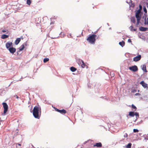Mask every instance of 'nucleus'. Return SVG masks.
Masks as SVG:
<instances>
[{
  "label": "nucleus",
  "instance_id": "21",
  "mask_svg": "<svg viewBox=\"0 0 148 148\" xmlns=\"http://www.w3.org/2000/svg\"><path fill=\"white\" fill-rule=\"evenodd\" d=\"M143 11L145 12L144 14V15H146V14H147V9L146 8V7L145 6H143Z\"/></svg>",
  "mask_w": 148,
  "mask_h": 148
},
{
  "label": "nucleus",
  "instance_id": "8",
  "mask_svg": "<svg viewBox=\"0 0 148 148\" xmlns=\"http://www.w3.org/2000/svg\"><path fill=\"white\" fill-rule=\"evenodd\" d=\"M137 115V112H135L134 111H130L129 113V114L127 115V116L128 117V116H130L131 117H133L134 116Z\"/></svg>",
  "mask_w": 148,
  "mask_h": 148
},
{
  "label": "nucleus",
  "instance_id": "11",
  "mask_svg": "<svg viewBox=\"0 0 148 148\" xmlns=\"http://www.w3.org/2000/svg\"><path fill=\"white\" fill-rule=\"evenodd\" d=\"M140 84L144 88H147L148 87L147 84L145 83L143 81H141Z\"/></svg>",
  "mask_w": 148,
  "mask_h": 148
},
{
  "label": "nucleus",
  "instance_id": "38",
  "mask_svg": "<svg viewBox=\"0 0 148 148\" xmlns=\"http://www.w3.org/2000/svg\"><path fill=\"white\" fill-rule=\"evenodd\" d=\"M143 122V120H142L140 121H139L137 123V124L138 125L139 124H140L141 123Z\"/></svg>",
  "mask_w": 148,
  "mask_h": 148
},
{
  "label": "nucleus",
  "instance_id": "37",
  "mask_svg": "<svg viewBox=\"0 0 148 148\" xmlns=\"http://www.w3.org/2000/svg\"><path fill=\"white\" fill-rule=\"evenodd\" d=\"M147 16V14H146V15H144V16L142 17V18L144 19L145 21V18H146V19Z\"/></svg>",
  "mask_w": 148,
  "mask_h": 148
},
{
  "label": "nucleus",
  "instance_id": "30",
  "mask_svg": "<svg viewBox=\"0 0 148 148\" xmlns=\"http://www.w3.org/2000/svg\"><path fill=\"white\" fill-rule=\"evenodd\" d=\"M129 6L130 7L134 8L135 6L134 3H133L132 2H131V3L129 4Z\"/></svg>",
  "mask_w": 148,
  "mask_h": 148
},
{
  "label": "nucleus",
  "instance_id": "34",
  "mask_svg": "<svg viewBox=\"0 0 148 148\" xmlns=\"http://www.w3.org/2000/svg\"><path fill=\"white\" fill-rule=\"evenodd\" d=\"M31 0H27V4L29 5L31 3Z\"/></svg>",
  "mask_w": 148,
  "mask_h": 148
},
{
  "label": "nucleus",
  "instance_id": "28",
  "mask_svg": "<svg viewBox=\"0 0 148 148\" xmlns=\"http://www.w3.org/2000/svg\"><path fill=\"white\" fill-rule=\"evenodd\" d=\"M49 60V59L48 58H44L43 59V62L46 63Z\"/></svg>",
  "mask_w": 148,
  "mask_h": 148
},
{
  "label": "nucleus",
  "instance_id": "48",
  "mask_svg": "<svg viewBox=\"0 0 148 148\" xmlns=\"http://www.w3.org/2000/svg\"><path fill=\"white\" fill-rule=\"evenodd\" d=\"M23 44H24V46H26L27 45V42H24Z\"/></svg>",
  "mask_w": 148,
  "mask_h": 148
},
{
  "label": "nucleus",
  "instance_id": "62",
  "mask_svg": "<svg viewBox=\"0 0 148 148\" xmlns=\"http://www.w3.org/2000/svg\"><path fill=\"white\" fill-rule=\"evenodd\" d=\"M10 85H10H9V86H8V87H9Z\"/></svg>",
  "mask_w": 148,
  "mask_h": 148
},
{
  "label": "nucleus",
  "instance_id": "20",
  "mask_svg": "<svg viewBox=\"0 0 148 148\" xmlns=\"http://www.w3.org/2000/svg\"><path fill=\"white\" fill-rule=\"evenodd\" d=\"M70 69L72 72H74L77 70V69L73 66L71 67H70Z\"/></svg>",
  "mask_w": 148,
  "mask_h": 148
},
{
  "label": "nucleus",
  "instance_id": "33",
  "mask_svg": "<svg viewBox=\"0 0 148 148\" xmlns=\"http://www.w3.org/2000/svg\"><path fill=\"white\" fill-rule=\"evenodd\" d=\"M132 0H127L126 1V2L129 5L131 3V2H132Z\"/></svg>",
  "mask_w": 148,
  "mask_h": 148
},
{
  "label": "nucleus",
  "instance_id": "55",
  "mask_svg": "<svg viewBox=\"0 0 148 148\" xmlns=\"http://www.w3.org/2000/svg\"><path fill=\"white\" fill-rule=\"evenodd\" d=\"M87 141H85V142H84V144H86V143H87Z\"/></svg>",
  "mask_w": 148,
  "mask_h": 148
},
{
  "label": "nucleus",
  "instance_id": "51",
  "mask_svg": "<svg viewBox=\"0 0 148 148\" xmlns=\"http://www.w3.org/2000/svg\"><path fill=\"white\" fill-rule=\"evenodd\" d=\"M137 30L136 28H134L133 29V30L134 31H136Z\"/></svg>",
  "mask_w": 148,
  "mask_h": 148
},
{
  "label": "nucleus",
  "instance_id": "40",
  "mask_svg": "<svg viewBox=\"0 0 148 148\" xmlns=\"http://www.w3.org/2000/svg\"><path fill=\"white\" fill-rule=\"evenodd\" d=\"M136 90L135 89H132V93H134L136 92Z\"/></svg>",
  "mask_w": 148,
  "mask_h": 148
},
{
  "label": "nucleus",
  "instance_id": "32",
  "mask_svg": "<svg viewBox=\"0 0 148 148\" xmlns=\"http://www.w3.org/2000/svg\"><path fill=\"white\" fill-rule=\"evenodd\" d=\"M25 47L24 44H22L19 47L20 49H21V50H23L24 48Z\"/></svg>",
  "mask_w": 148,
  "mask_h": 148
},
{
  "label": "nucleus",
  "instance_id": "3",
  "mask_svg": "<svg viewBox=\"0 0 148 148\" xmlns=\"http://www.w3.org/2000/svg\"><path fill=\"white\" fill-rule=\"evenodd\" d=\"M2 104L4 108L3 113L2 114V115L3 116H4L6 114V112L8 111V106L6 102H4Z\"/></svg>",
  "mask_w": 148,
  "mask_h": 148
},
{
  "label": "nucleus",
  "instance_id": "50",
  "mask_svg": "<svg viewBox=\"0 0 148 148\" xmlns=\"http://www.w3.org/2000/svg\"><path fill=\"white\" fill-rule=\"evenodd\" d=\"M69 36H70V37H69V38H72V37L71 36V34H69Z\"/></svg>",
  "mask_w": 148,
  "mask_h": 148
},
{
  "label": "nucleus",
  "instance_id": "52",
  "mask_svg": "<svg viewBox=\"0 0 148 148\" xmlns=\"http://www.w3.org/2000/svg\"><path fill=\"white\" fill-rule=\"evenodd\" d=\"M133 28V26L132 25H131L130 27V28H131L132 29Z\"/></svg>",
  "mask_w": 148,
  "mask_h": 148
},
{
  "label": "nucleus",
  "instance_id": "4",
  "mask_svg": "<svg viewBox=\"0 0 148 148\" xmlns=\"http://www.w3.org/2000/svg\"><path fill=\"white\" fill-rule=\"evenodd\" d=\"M129 70L134 72H135L138 70L137 66L135 65L130 66L129 67Z\"/></svg>",
  "mask_w": 148,
  "mask_h": 148
},
{
  "label": "nucleus",
  "instance_id": "63",
  "mask_svg": "<svg viewBox=\"0 0 148 148\" xmlns=\"http://www.w3.org/2000/svg\"><path fill=\"white\" fill-rule=\"evenodd\" d=\"M141 21H142V22H143V20H141Z\"/></svg>",
  "mask_w": 148,
  "mask_h": 148
},
{
  "label": "nucleus",
  "instance_id": "10",
  "mask_svg": "<svg viewBox=\"0 0 148 148\" xmlns=\"http://www.w3.org/2000/svg\"><path fill=\"white\" fill-rule=\"evenodd\" d=\"M10 52L13 54L15 53L16 50V49L15 48L12 47V48H9V49L8 50Z\"/></svg>",
  "mask_w": 148,
  "mask_h": 148
},
{
  "label": "nucleus",
  "instance_id": "39",
  "mask_svg": "<svg viewBox=\"0 0 148 148\" xmlns=\"http://www.w3.org/2000/svg\"><path fill=\"white\" fill-rule=\"evenodd\" d=\"M142 6L140 4H139V9H140V10H142Z\"/></svg>",
  "mask_w": 148,
  "mask_h": 148
},
{
  "label": "nucleus",
  "instance_id": "54",
  "mask_svg": "<svg viewBox=\"0 0 148 148\" xmlns=\"http://www.w3.org/2000/svg\"><path fill=\"white\" fill-rule=\"evenodd\" d=\"M97 31H96L94 33V34H96L97 32Z\"/></svg>",
  "mask_w": 148,
  "mask_h": 148
},
{
  "label": "nucleus",
  "instance_id": "59",
  "mask_svg": "<svg viewBox=\"0 0 148 148\" xmlns=\"http://www.w3.org/2000/svg\"><path fill=\"white\" fill-rule=\"evenodd\" d=\"M88 87L90 88V86L89 85H88Z\"/></svg>",
  "mask_w": 148,
  "mask_h": 148
},
{
  "label": "nucleus",
  "instance_id": "26",
  "mask_svg": "<svg viewBox=\"0 0 148 148\" xmlns=\"http://www.w3.org/2000/svg\"><path fill=\"white\" fill-rule=\"evenodd\" d=\"M82 64H81L80 65H81V67L84 68L85 66H86V64L84 62V61L83 60L82 62Z\"/></svg>",
  "mask_w": 148,
  "mask_h": 148
},
{
  "label": "nucleus",
  "instance_id": "2",
  "mask_svg": "<svg viewBox=\"0 0 148 148\" xmlns=\"http://www.w3.org/2000/svg\"><path fill=\"white\" fill-rule=\"evenodd\" d=\"M97 35L95 34H90L88 35V37L86 39V40L90 43L92 44H94L96 41V38Z\"/></svg>",
  "mask_w": 148,
  "mask_h": 148
},
{
  "label": "nucleus",
  "instance_id": "41",
  "mask_svg": "<svg viewBox=\"0 0 148 148\" xmlns=\"http://www.w3.org/2000/svg\"><path fill=\"white\" fill-rule=\"evenodd\" d=\"M127 42H132V41H131V39H129L128 40Z\"/></svg>",
  "mask_w": 148,
  "mask_h": 148
},
{
  "label": "nucleus",
  "instance_id": "57",
  "mask_svg": "<svg viewBox=\"0 0 148 148\" xmlns=\"http://www.w3.org/2000/svg\"><path fill=\"white\" fill-rule=\"evenodd\" d=\"M107 25H108V26H109V24L108 23H107Z\"/></svg>",
  "mask_w": 148,
  "mask_h": 148
},
{
  "label": "nucleus",
  "instance_id": "42",
  "mask_svg": "<svg viewBox=\"0 0 148 148\" xmlns=\"http://www.w3.org/2000/svg\"><path fill=\"white\" fill-rule=\"evenodd\" d=\"M14 97H16V98L17 99L19 98V97L18 96H17L16 95H14Z\"/></svg>",
  "mask_w": 148,
  "mask_h": 148
},
{
  "label": "nucleus",
  "instance_id": "15",
  "mask_svg": "<svg viewBox=\"0 0 148 148\" xmlns=\"http://www.w3.org/2000/svg\"><path fill=\"white\" fill-rule=\"evenodd\" d=\"M21 40V38H17L15 41V44L16 45H18L20 42Z\"/></svg>",
  "mask_w": 148,
  "mask_h": 148
},
{
  "label": "nucleus",
  "instance_id": "16",
  "mask_svg": "<svg viewBox=\"0 0 148 148\" xmlns=\"http://www.w3.org/2000/svg\"><path fill=\"white\" fill-rule=\"evenodd\" d=\"M9 35H7L5 34H3L1 36V38L2 39H6L8 37Z\"/></svg>",
  "mask_w": 148,
  "mask_h": 148
},
{
  "label": "nucleus",
  "instance_id": "13",
  "mask_svg": "<svg viewBox=\"0 0 148 148\" xmlns=\"http://www.w3.org/2000/svg\"><path fill=\"white\" fill-rule=\"evenodd\" d=\"M141 67L142 70L145 72H147L146 69V65L143 64L141 66Z\"/></svg>",
  "mask_w": 148,
  "mask_h": 148
},
{
  "label": "nucleus",
  "instance_id": "24",
  "mask_svg": "<svg viewBox=\"0 0 148 148\" xmlns=\"http://www.w3.org/2000/svg\"><path fill=\"white\" fill-rule=\"evenodd\" d=\"M5 93V89H0V94H2L3 93L4 94Z\"/></svg>",
  "mask_w": 148,
  "mask_h": 148
},
{
  "label": "nucleus",
  "instance_id": "45",
  "mask_svg": "<svg viewBox=\"0 0 148 148\" xmlns=\"http://www.w3.org/2000/svg\"><path fill=\"white\" fill-rule=\"evenodd\" d=\"M54 22H55V21H51V23H50V25H51L52 24H53L54 23Z\"/></svg>",
  "mask_w": 148,
  "mask_h": 148
},
{
  "label": "nucleus",
  "instance_id": "43",
  "mask_svg": "<svg viewBox=\"0 0 148 148\" xmlns=\"http://www.w3.org/2000/svg\"><path fill=\"white\" fill-rule=\"evenodd\" d=\"M140 95V94L139 93H136L135 94V95H136V96H137L138 95Z\"/></svg>",
  "mask_w": 148,
  "mask_h": 148
},
{
  "label": "nucleus",
  "instance_id": "7",
  "mask_svg": "<svg viewBox=\"0 0 148 148\" xmlns=\"http://www.w3.org/2000/svg\"><path fill=\"white\" fill-rule=\"evenodd\" d=\"M143 12L140 13H135V16L136 19H141Z\"/></svg>",
  "mask_w": 148,
  "mask_h": 148
},
{
  "label": "nucleus",
  "instance_id": "14",
  "mask_svg": "<svg viewBox=\"0 0 148 148\" xmlns=\"http://www.w3.org/2000/svg\"><path fill=\"white\" fill-rule=\"evenodd\" d=\"M94 147H101L102 146V144L101 142L97 143L94 145Z\"/></svg>",
  "mask_w": 148,
  "mask_h": 148
},
{
  "label": "nucleus",
  "instance_id": "53",
  "mask_svg": "<svg viewBox=\"0 0 148 148\" xmlns=\"http://www.w3.org/2000/svg\"><path fill=\"white\" fill-rule=\"evenodd\" d=\"M20 38H21V39H22V40L23 39V36H21V37Z\"/></svg>",
  "mask_w": 148,
  "mask_h": 148
},
{
  "label": "nucleus",
  "instance_id": "47",
  "mask_svg": "<svg viewBox=\"0 0 148 148\" xmlns=\"http://www.w3.org/2000/svg\"><path fill=\"white\" fill-rule=\"evenodd\" d=\"M17 49H18V51L19 52H20V51H22V50H21V49H20L19 48H18Z\"/></svg>",
  "mask_w": 148,
  "mask_h": 148
},
{
  "label": "nucleus",
  "instance_id": "23",
  "mask_svg": "<svg viewBox=\"0 0 148 148\" xmlns=\"http://www.w3.org/2000/svg\"><path fill=\"white\" fill-rule=\"evenodd\" d=\"M132 144L131 143H129L126 146V148H131Z\"/></svg>",
  "mask_w": 148,
  "mask_h": 148
},
{
  "label": "nucleus",
  "instance_id": "56",
  "mask_svg": "<svg viewBox=\"0 0 148 148\" xmlns=\"http://www.w3.org/2000/svg\"><path fill=\"white\" fill-rule=\"evenodd\" d=\"M18 145H19V146H21V144H19V143H18Z\"/></svg>",
  "mask_w": 148,
  "mask_h": 148
},
{
  "label": "nucleus",
  "instance_id": "22",
  "mask_svg": "<svg viewBox=\"0 0 148 148\" xmlns=\"http://www.w3.org/2000/svg\"><path fill=\"white\" fill-rule=\"evenodd\" d=\"M2 32L3 33H5L6 34H8L9 31L7 29H5L2 30Z\"/></svg>",
  "mask_w": 148,
  "mask_h": 148
},
{
  "label": "nucleus",
  "instance_id": "9",
  "mask_svg": "<svg viewBox=\"0 0 148 148\" xmlns=\"http://www.w3.org/2000/svg\"><path fill=\"white\" fill-rule=\"evenodd\" d=\"M141 58V56L140 55H138L133 59V60L135 62H137L140 60Z\"/></svg>",
  "mask_w": 148,
  "mask_h": 148
},
{
  "label": "nucleus",
  "instance_id": "5",
  "mask_svg": "<svg viewBox=\"0 0 148 148\" xmlns=\"http://www.w3.org/2000/svg\"><path fill=\"white\" fill-rule=\"evenodd\" d=\"M52 107L56 111H57L61 114H65L66 112V111L64 109H62V110H59L55 108V107Z\"/></svg>",
  "mask_w": 148,
  "mask_h": 148
},
{
  "label": "nucleus",
  "instance_id": "1",
  "mask_svg": "<svg viewBox=\"0 0 148 148\" xmlns=\"http://www.w3.org/2000/svg\"><path fill=\"white\" fill-rule=\"evenodd\" d=\"M37 105V104L34 107L32 111L31 110L32 108V107L30 110V112L32 113L33 115L35 118L39 119L41 116V107L38 104V106Z\"/></svg>",
  "mask_w": 148,
  "mask_h": 148
},
{
  "label": "nucleus",
  "instance_id": "29",
  "mask_svg": "<svg viewBox=\"0 0 148 148\" xmlns=\"http://www.w3.org/2000/svg\"><path fill=\"white\" fill-rule=\"evenodd\" d=\"M132 109L134 110V111L136 110L137 109V108H136V107L134 105H133V104H132Z\"/></svg>",
  "mask_w": 148,
  "mask_h": 148
},
{
  "label": "nucleus",
  "instance_id": "36",
  "mask_svg": "<svg viewBox=\"0 0 148 148\" xmlns=\"http://www.w3.org/2000/svg\"><path fill=\"white\" fill-rule=\"evenodd\" d=\"M123 136L124 138H127L128 136V135L127 133H125V134Z\"/></svg>",
  "mask_w": 148,
  "mask_h": 148
},
{
  "label": "nucleus",
  "instance_id": "60",
  "mask_svg": "<svg viewBox=\"0 0 148 148\" xmlns=\"http://www.w3.org/2000/svg\"><path fill=\"white\" fill-rule=\"evenodd\" d=\"M63 33H62V32H61V33H60V34H61V35H62V34H63Z\"/></svg>",
  "mask_w": 148,
  "mask_h": 148
},
{
  "label": "nucleus",
  "instance_id": "64",
  "mask_svg": "<svg viewBox=\"0 0 148 148\" xmlns=\"http://www.w3.org/2000/svg\"><path fill=\"white\" fill-rule=\"evenodd\" d=\"M139 90H138V92H139Z\"/></svg>",
  "mask_w": 148,
  "mask_h": 148
},
{
  "label": "nucleus",
  "instance_id": "49",
  "mask_svg": "<svg viewBox=\"0 0 148 148\" xmlns=\"http://www.w3.org/2000/svg\"><path fill=\"white\" fill-rule=\"evenodd\" d=\"M145 139H146V140H148V136H146L145 137Z\"/></svg>",
  "mask_w": 148,
  "mask_h": 148
},
{
  "label": "nucleus",
  "instance_id": "31",
  "mask_svg": "<svg viewBox=\"0 0 148 148\" xmlns=\"http://www.w3.org/2000/svg\"><path fill=\"white\" fill-rule=\"evenodd\" d=\"M141 10H140L139 9H138L137 10H136L135 11V13H141V12H143L142 11H141Z\"/></svg>",
  "mask_w": 148,
  "mask_h": 148
},
{
  "label": "nucleus",
  "instance_id": "46",
  "mask_svg": "<svg viewBox=\"0 0 148 148\" xmlns=\"http://www.w3.org/2000/svg\"><path fill=\"white\" fill-rule=\"evenodd\" d=\"M17 49H18V51L19 52H20V51H22V50H21V49H20L19 48H18Z\"/></svg>",
  "mask_w": 148,
  "mask_h": 148
},
{
  "label": "nucleus",
  "instance_id": "25",
  "mask_svg": "<svg viewBox=\"0 0 148 148\" xmlns=\"http://www.w3.org/2000/svg\"><path fill=\"white\" fill-rule=\"evenodd\" d=\"M136 20L137 23L136 24V26H137V25H138L140 23H141L140 22L141 19H136Z\"/></svg>",
  "mask_w": 148,
  "mask_h": 148
},
{
  "label": "nucleus",
  "instance_id": "19",
  "mask_svg": "<svg viewBox=\"0 0 148 148\" xmlns=\"http://www.w3.org/2000/svg\"><path fill=\"white\" fill-rule=\"evenodd\" d=\"M119 44L121 47H123L125 45V42L124 41L122 40V41L119 42Z\"/></svg>",
  "mask_w": 148,
  "mask_h": 148
},
{
  "label": "nucleus",
  "instance_id": "17",
  "mask_svg": "<svg viewBox=\"0 0 148 148\" xmlns=\"http://www.w3.org/2000/svg\"><path fill=\"white\" fill-rule=\"evenodd\" d=\"M131 21L134 24H135L136 23V19L135 18L134 16H133L131 18Z\"/></svg>",
  "mask_w": 148,
  "mask_h": 148
},
{
  "label": "nucleus",
  "instance_id": "35",
  "mask_svg": "<svg viewBox=\"0 0 148 148\" xmlns=\"http://www.w3.org/2000/svg\"><path fill=\"white\" fill-rule=\"evenodd\" d=\"M139 132V130L137 129H134L133 130V132L134 133L138 132Z\"/></svg>",
  "mask_w": 148,
  "mask_h": 148
},
{
  "label": "nucleus",
  "instance_id": "27",
  "mask_svg": "<svg viewBox=\"0 0 148 148\" xmlns=\"http://www.w3.org/2000/svg\"><path fill=\"white\" fill-rule=\"evenodd\" d=\"M137 115H135L136 117V119L134 121V122H136V121L139 118V115L138 113V112H137Z\"/></svg>",
  "mask_w": 148,
  "mask_h": 148
},
{
  "label": "nucleus",
  "instance_id": "61",
  "mask_svg": "<svg viewBox=\"0 0 148 148\" xmlns=\"http://www.w3.org/2000/svg\"><path fill=\"white\" fill-rule=\"evenodd\" d=\"M111 29V27H110L109 28V29Z\"/></svg>",
  "mask_w": 148,
  "mask_h": 148
},
{
  "label": "nucleus",
  "instance_id": "58",
  "mask_svg": "<svg viewBox=\"0 0 148 148\" xmlns=\"http://www.w3.org/2000/svg\"><path fill=\"white\" fill-rule=\"evenodd\" d=\"M130 30H131V31H132V30H133L132 29V28H130Z\"/></svg>",
  "mask_w": 148,
  "mask_h": 148
},
{
  "label": "nucleus",
  "instance_id": "18",
  "mask_svg": "<svg viewBox=\"0 0 148 148\" xmlns=\"http://www.w3.org/2000/svg\"><path fill=\"white\" fill-rule=\"evenodd\" d=\"M82 61L83 60L79 59H77L76 60V62L79 65L81 64Z\"/></svg>",
  "mask_w": 148,
  "mask_h": 148
},
{
  "label": "nucleus",
  "instance_id": "12",
  "mask_svg": "<svg viewBox=\"0 0 148 148\" xmlns=\"http://www.w3.org/2000/svg\"><path fill=\"white\" fill-rule=\"evenodd\" d=\"M139 29L140 31L142 32H145L147 30L148 28L147 27L141 26L139 27Z\"/></svg>",
  "mask_w": 148,
  "mask_h": 148
},
{
  "label": "nucleus",
  "instance_id": "44",
  "mask_svg": "<svg viewBox=\"0 0 148 148\" xmlns=\"http://www.w3.org/2000/svg\"><path fill=\"white\" fill-rule=\"evenodd\" d=\"M17 52H16V55H19V52L18 51V49H17Z\"/></svg>",
  "mask_w": 148,
  "mask_h": 148
},
{
  "label": "nucleus",
  "instance_id": "6",
  "mask_svg": "<svg viewBox=\"0 0 148 148\" xmlns=\"http://www.w3.org/2000/svg\"><path fill=\"white\" fill-rule=\"evenodd\" d=\"M5 47L6 49L8 50L9 48L13 47V43L12 42H8L5 44Z\"/></svg>",
  "mask_w": 148,
  "mask_h": 148
}]
</instances>
